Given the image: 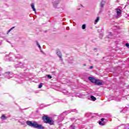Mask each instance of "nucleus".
Instances as JSON below:
<instances>
[{"label":"nucleus","mask_w":129,"mask_h":129,"mask_svg":"<svg viewBox=\"0 0 129 129\" xmlns=\"http://www.w3.org/2000/svg\"><path fill=\"white\" fill-rule=\"evenodd\" d=\"M31 7L33 11V12H35L36 13V8H35V5L33 3L31 4Z\"/></svg>","instance_id":"8"},{"label":"nucleus","mask_w":129,"mask_h":129,"mask_svg":"<svg viewBox=\"0 0 129 129\" xmlns=\"http://www.w3.org/2000/svg\"><path fill=\"white\" fill-rule=\"evenodd\" d=\"M1 118L3 120H5L6 119H7V118H8V117H7V116H6V115H3L1 117Z\"/></svg>","instance_id":"10"},{"label":"nucleus","mask_w":129,"mask_h":129,"mask_svg":"<svg viewBox=\"0 0 129 129\" xmlns=\"http://www.w3.org/2000/svg\"><path fill=\"white\" fill-rule=\"evenodd\" d=\"M104 118H101V121H103V120H104Z\"/></svg>","instance_id":"20"},{"label":"nucleus","mask_w":129,"mask_h":129,"mask_svg":"<svg viewBox=\"0 0 129 129\" xmlns=\"http://www.w3.org/2000/svg\"><path fill=\"white\" fill-rule=\"evenodd\" d=\"M86 28V25L85 24H83L82 25V29H83V30H85Z\"/></svg>","instance_id":"15"},{"label":"nucleus","mask_w":129,"mask_h":129,"mask_svg":"<svg viewBox=\"0 0 129 129\" xmlns=\"http://www.w3.org/2000/svg\"><path fill=\"white\" fill-rule=\"evenodd\" d=\"M26 123L28 125H29V126L34 127V128L44 129V128L43 125L37 123L36 122H32L31 121H27Z\"/></svg>","instance_id":"1"},{"label":"nucleus","mask_w":129,"mask_h":129,"mask_svg":"<svg viewBox=\"0 0 129 129\" xmlns=\"http://www.w3.org/2000/svg\"><path fill=\"white\" fill-rule=\"evenodd\" d=\"M99 124H100V125H104V122L100 121L99 122Z\"/></svg>","instance_id":"14"},{"label":"nucleus","mask_w":129,"mask_h":129,"mask_svg":"<svg viewBox=\"0 0 129 129\" xmlns=\"http://www.w3.org/2000/svg\"><path fill=\"white\" fill-rule=\"evenodd\" d=\"M42 120L45 123H49V124L52 125L54 123V121L52 120L51 118L47 116H43L42 117Z\"/></svg>","instance_id":"2"},{"label":"nucleus","mask_w":129,"mask_h":129,"mask_svg":"<svg viewBox=\"0 0 129 129\" xmlns=\"http://www.w3.org/2000/svg\"><path fill=\"white\" fill-rule=\"evenodd\" d=\"M70 128H71V129H74V125H72L70 126Z\"/></svg>","instance_id":"17"},{"label":"nucleus","mask_w":129,"mask_h":129,"mask_svg":"<svg viewBox=\"0 0 129 129\" xmlns=\"http://www.w3.org/2000/svg\"><path fill=\"white\" fill-rule=\"evenodd\" d=\"M89 80H90V81H91V82L92 83H94V84L96 81V79L95 78L91 77H89Z\"/></svg>","instance_id":"6"},{"label":"nucleus","mask_w":129,"mask_h":129,"mask_svg":"<svg viewBox=\"0 0 129 129\" xmlns=\"http://www.w3.org/2000/svg\"><path fill=\"white\" fill-rule=\"evenodd\" d=\"M92 68H93V66H90L89 68V69H92Z\"/></svg>","instance_id":"21"},{"label":"nucleus","mask_w":129,"mask_h":129,"mask_svg":"<svg viewBox=\"0 0 129 129\" xmlns=\"http://www.w3.org/2000/svg\"><path fill=\"white\" fill-rule=\"evenodd\" d=\"M126 47H127V48H129V44L128 43L126 44Z\"/></svg>","instance_id":"19"},{"label":"nucleus","mask_w":129,"mask_h":129,"mask_svg":"<svg viewBox=\"0 0 129 129\" xmlns=\"http://www.w3.org/2000/svg\"><path fill=\"white\" fill-rule=\"evenodd\" d=\"M116 13L117 15H116V18H119V16L121 14V10L119 9H115Z\"/></svg>","instance_id":"4"},{"label":"nucleus","mask_w":129,"mask_h":129,"mask_svg":"<svg viewBox=\"0 0 129 129\" xmlns=\"http://www.w3.org/2000/svg\"><path fill=\"white\" fill-rule=\"evenodd\" d=\"M91 99H92V100H93V101H95L96 100V98H95V97L93 96H91Z\"/></svg>","instance_id":"11"},{"label":"nucleus","mask_w":129,"mask_h":129,"mask_svg":"<svg viewBox=\"0 0 129 129\" xmlns=\"http://www.w3.org/2000/svg\"><path fill=\"white\" fill-rule=\"evenodd\" d=\"M56 54L60 58V60H61L62 61V54L61 53V51H60V50H56Z\"/></svg>","instance_id":"5"},{"label":"nucleus","mask_w":129,"mask_h":129,"mask_svg":"<svg viewBox=\"0 0 129 129\" xmlns=\"http://www.w3.org/2000/svg\"><path fill=\"white\" fill-rule=\"evenodd\" d=\"M8 74H10V72H8Z\"/></svg>","instance_id":"22"},{"label":"nucleus","mask_w":129,"mask_h":129,"mask_svg":"<svg viewBox=\"0 0 129 129\" xmlns=\"http://www.w3.org/2000/svg\"><path fill=\"white\" fill-rule=\"evenodd\" d=\"M99 21V17H97L96 19L95 20V22H94L95 25H96V24H97V23H98Z\"/></svg>","instance_id":"9"},{"label":"nucleus","mask_w":129,"mask_h":129,"mask_svg":"<svg viewBox=\"0 0 129 129\" xmlns=\"http://www.w3.org/2000/svg\"><path fill=\"white\" fill-rule=\"evenodd\" d=\"M95 84H96V85H103V84H104V82L101 80H96Z\"/></svg>","instance_id":"3"},{"label":"nucleus","mask_w":129,"mask_h":129,"mask_svg":"<svg viewBox=\"0 0 129 129\" xmlns=\"http://www.w3.org/2000/svg\"><path fill=\"white\" fill-rule=\"evenodd\" d=\"M105 3H106V0L102 1L100 4L101 8H103V7H104V5H105Z\"/></svg>","instance_id":"7"},{"label":"nucleus","mask_w":129,"mask_h":129,"mask_svg":"<svg viewBox=\"0 0 129 129\" xmlns=\"http://www.w3.org/2000/svg\"><path fill=\"white\" fill-rule=\"evenodd\" d=\"M36 43L38 47V48H39V49H41V45H40V44H39V42H38V41H36Z\"/></svg>","instance_id":"13"},{"label":"nucleus","mask_w":129,"mask_h":129,"mask_svg":"<svg viewBox=\"0 0 129 129\" xmlns=\"http://www.w3.org/2000/svg\"><path fill=\"white\" fill-rule=\"evenodd\" d=\"M42 84L41 83L40 85H39V88H42Z\"/></svg>","instance_id":"18"},{"label":"nucleus","mask_w":129,"mask_h":129,"mask_svg":"<svg viewBox=\"0 0 129 129\" xmlns=\"http://www.w3.org/2000/svg\"><path fill=\"white\" fill-rule=\"evenodd\" d=\"M14 29H15V27H13L12 28H11L7 32V34H9V33H10V32H11V31H12V30H14Z\"/></svg>","instance_id":"12"},{"label":"nucleus","mask_w":129,"mask_h":129,"mask_svg":"<svg viewBox=\"0 0 129 129\" xmlns=\"http://www.w3.org/2000/svg\"><path fill=\"white\" fill-rule=\"evenodd\" d=\"M47 77H48V78H49V79H51V78H52V77H51V75H48L47 76Z\"/></svg>","instance_id":"16"}]
</instances>
